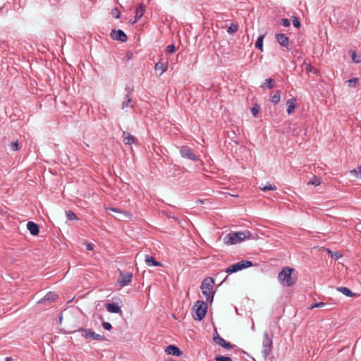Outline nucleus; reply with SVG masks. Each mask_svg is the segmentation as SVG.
<instances>
[{"mask_svg":"<svg viewBox=\"0 0 361 361\" xmlns=\"http://www.w3.org/2000/svg\"><path fill=\"white\" fill-rule=\"evenodd\" d=\"M110 36L114 40L120 41L121 42H126L128 40L126 34L121 30H112Z\"/></svg>","mask_w":361,"mask_h":361,"instance_id":"obj_11","label":"nucleus"},{"mask_svg":"<svg viewBox=\"0 0 361 361\" xmlns=\"http://www.w3.org/2000/svg\"><path fill=\"white\" fill-rule=\"evenodd\" d=\"M176 47L173 44H170L166 47V51L167 53H173L176 51Z\"/></svg>","mask_w":361,"mask_h":361,"instance_id":"obj_42","label":"nucleus"},{"mask_svg":"<svg viewBox=\"0 0 361 361\" xmlns=\"http://www.w3.org/2000/svg\"><path fill=\"white\" fill-rule=\"evenodd\" d=\"M125 90L126 92V94H128L129 96H130V94H132V92L134 90V87L130 83L126 84V87H125Z\"/></svg>","mask_w":361,"mask_h":361,"instance_id":"obj_36","label":"nucleus"},{"mask_svg":"<svg viewBox=\"0 0 361 361\" xmlns=\"http://www.w3.org/2000/svg\"><path fill=\"white\" fill-rule=\"evenodd\" d=\"M238 30V25L236 23H231L227 30V32L230 35L236 32Z\"/></svg>","mask_w":361,"mask_h":361,"instance_id":"obj_30","label":"nucleus"},{"mask_svg":"<svg viewBox=\"0 0 361 361\" xmlns=\"http://www.w3.org/2000/svg\"><path fill=\"white\" fill-rule=\"evenodd\" d=\"M85 245L86 246V248L87 250H94V245L92 243H88V242H85Z\"/></svg>","mask_w":361,"mask_h":361,"instance_id":"obj_46","label":"nucleus"},{"mask_svg":"<svg viewBox=\"0 0 361 361\" xmlns=\"http://www.w3.org/2000/svg\"><path fill=\"white\" fill-rule=\"evenodd\" d=\"M197 202H200V203H204V200H198Z\"/></svg>","mask_w":361,"mask_h":361,"instance_id":"obj_51","label":"nucleus"},{"mask_svg":"<svg viewBox=\"0 0 361 361\" xmlns=\"http://www.w3.org/2000/svg\"><path fill=\"white\" fill-rule=\"evenodd\" d=\"M123 142L125 145H131L135 142L136 138L128 132L123 133Z\"/></svg>","mask_w":361,"mask_h":361,"instance_id":"obj_18","label":"nucleus"},{"mask_svg":"<svg viewBox=\"0 0 361 361\" xmlns=\"http://www.w3.org/2000/svg\"><path fill=\"white\" fill-rule=\"evenodd\" d=\"M1 9V7L0 6V10Z\"/></svg>","mask_w":361,"mask_h":361,"instance_id":"obj_52","label":"nucleus"},{"mask_svg":"<svg viewBox=\"0 0 361 361\" xmlns=\"http://www.w3.org/2000/svg\"><path fill=\"white\" fill-rule=\"evenodd\" d=\"M276 39L278 43L283 47L288 48L289 38L286 37L284 34L279 33L276 35Z\"/></svg>","mask_w":361,"mask_h":361,"instance_id":"obj_13","label":"nucleus"},{"mask_svg":"<svg viewBox=\"0 0 361 361\" xmlns=\"http://www.w3.org/2000/svg\"><path fill=\"white\" fill-rule=\"evenodd\" d=\"M272 338V335H269V334L267 331L264 333L262 354L264 358H267L271 353L273 348Z\"/></svg>","mask_w":361,"mask_h":361,"instance_id":"obj_6","label":"nucleus"},{"mask_svg":"<svg viewBox=\"0 0 361 361\" xmlns=\"http://www.w3.org/2000/svg\"><path fill=\"white\" fill-rule=\"evenodd\" d=\"M213 340L216 344L224 348L225 349L231 350L233 348V345L229 342L226 341L223 338H221L217 333L216 330H215Z\"/></svg>","mask_w":361,"mask_h":361,"instance_id":"obj_10","label":"nucleus"},{"mask_svg":"<svg viewBox=\"0 0 361 361\" xmlns=\"http://www.w3.org/2000/svg\"><path fill=\"white\" fill-rule=\"evenodd\" d=\"M262 190L264 192L268 191V190H276V187L275 185H265L264 187H263L262 188Z\"/></svg>","mask_w":361,"mask_h":361,"instance_id":"obj_43","label":"nucleus"},{"mask_svg":"<svg viewBox=\"0 0 361 361\" xmlns=\"http://www.w3.org/2000/svg\"><path fill=\"white\" fill-rule=\"evenodd\" d=\"M252 266V262L248 260H242L239 262L232 264L228 267L226 269V272L228 274L235 273L243 269L248 268Z\"/></svg>","mask_w":361,"mask_h":361,"instance_id":"obj_7","label":"nucleus"},{"mask_svg":"<svg viewBox=\"0 0 361 361\" xmlns=\"http://www.w3.org/2000/svg\"><path fill=\"white\" fill-rule=\"evenodd\" d=\"M111 14L115 18H119L121 16V13L119 10L117 8H114L111 10Z\"/></svg>","mask_w":361,"mask_h":361,"instance_id":"obj_39","label":"nucleus"},{"mask_svg":"<svg viewBox=\"0 0 361 361\" xmlns=\"http://www.w3.org/2000/svg\"><path fill=\"white\" fill-rule=\"evenodd\" d=\"M216 361H233L230 357L218 355L215 357Z\"/></svg>","mask_w":361,"mask_h":361,"instance_id":"obj_35","label":"nucleus"},{"mask_svg":"<svg viewBox=\"0 0 361 361\" xmlns=\"http://www.w3.org/2000/svg\"><path fill=\"white\" fill-rule=\"evenodd\" d=\"M57 298H58V295L56 293H55L54 292H49L46 294V295L44 298H41L37 302V303L43 304V303H46L47 302H48L50 304V303L54 302Z\"/></svg>","mask_w":361,"mask_h":361,"instance_id":"obj_12","label":"nucleus"},{"mask_svg":"<svg viewBox=\"0 0 361 361\" xmlns=\"http://www.w3.org/2000/svg\"><path fill=\"white\" fill-rule=\"evenodd\" d=\"M295 271L293 268L285 267L279 273L278 279L280 283L284 286L290 287L294 286L297 282V276L293 275Z\"/></svg>","mask_w":361,"mask_h":361,"instance_id":"obj_1","label":"nucleus"},{"mask_svg":"<svg viewBox=\"0 0 361 361\" xmlns=\"http://www.w3.org/2000/svg\"><path fill=\"white\" fill-rule=\"evenodd\" d=\"M351 173H355L357 177L361 178V166H358L356 169L350 171Z\"/></svg>","mask_w":361,"mask_h":361,"instance_id":"obj_41","label":"nucleus"},{"mask_svg":"<svg viewBox=\"0 0 361 361\" xmlns=\"http://www.w3.org/2000/svg\"><path fill=\"white\" fill-rule=\"evenodd\" d=\"M102 326L104 327V329L108 330V331H110L112 329V326L110 323L109 322H103L102 324Z\"/></svg>","mask_w":361,"mask_h":361,"instance_id":"obj_44","label":"nucleus"},{"mask_svg":"<svg viewBox=\"0 0 361 361\" xmlns=\"http://www.w3.org/2000/svg\"><path fill=\"white\" fill-rule=\"evenodd\" d=\"M168 68V65L164 63H162V62H158L155 64V70L156 71H158V70H160L161 71V74L164 73V72L166 71Z\"/></svg>","mask_w":361,"mask_h":361,"instance_id":"obj_25","label":"nucleus"},{"mask_svg":"<svg viewBox=\"0 0 361 361\" xmlns=\"http://www.w3.org/2000/svg\"><path fill=\"white\" fill-rule=\"evenodd\" d=\"M133 278V274L130 272H124L122 271H119V277L118 279V283L121 286L124 287L128 285Z\"/></svg>","mask_w":361,"mask_h":361,"instance_id":"obj_8","label":"nucleus"},{"mask_svg":"<svg viewBox=\"0 0 361 361\" xmlns=\"http://www.w3.org/2000/svg\"><path fill=\"white\" fill-rule=\"evenodd\" d=\"M358 82H359V78H353L352 79L347 80L348 87H355L357 85V84L358 83Z\"/></svg>","mask_w":361,"mask_h":361,"instance_id":"obj_33","label":"nucleus"},{"mask_svg":"<svg viewBox=\"0 0 361 361\" xmlns=\"http://www.w3.org/2000/svg\"><path fill=\"white\" fill-rule=\"evenodd\" d=\"M146 6L142 3L139 5V6L136 8L135 11V19L133 22L135 23L137 20H139L145 13Z\"/></svg>","mask_w":361,"mask_h":361,"instance_id":"obj_21","label":"nucleus"},{"mask_svg":"<svg viewBox=\"0 0 361 361\" xmlns=\"http://www.w3.org/2000/svg\"><path fill=\"white\" fill-rule=\"evenodd\" d=\"M328 305L326 303H324L323 302H316V303H314L312 304L310 307L309 309H314V308H316V307H324L326 306H327Z\"/></svg>","mask_w":361,"mask_h":361,"instance_id":"obj_37","label":"nucleus"},{"mask_svg":"<svg viewBox=\"0 0 361 361\" xmlns=\"http://www.w3.org/2000/svg\"><path fill=\"white\" fill-rule=\"evenodd\" d=\"M193 308L195 309L194 319L198 321L202 320L207 311V303L202 300H197Z\"/></svg>","mask_w":361,"mask_h":361,"instance_id":"obj_4","label":"nucleus"},{"mask_svg":"<svg viewBox=\"0 0 361 361\" xmlns=\"http://www.w3.org/2000/svg\"><path fill=\"white\" fill-rule=\"evenodd\" d=\"M264 38V35H260L256 42H255V47L256 49L260 50L261 51H263V40Z\"/></svg>","mask_w":361,"mask_h":361,"instance_id":"obj_26","label":"nucleus"},{"mask_svg":"<svg viewBox=\"0 0 361 361\" xmlns=\"http://www.w3.org/2000/svg\"><path fill=\"white\" fill-rule=\"evenodd\" d=\"M349 53L350 54V56H351V59L353 62H355L356 63H359L361 62V60L360 59V56L357 54L355 51L350 50L349 51Z\"/></svg>","mask_w":361,"mask_h":361,"instance_id":"obj_29","label":"nucleus"},{"mask_svg":"<svg viewBox=\"0 0 361 361\" xmlns=\"http://www.w3.org/2000/svg\"><path fill=\"white\" fill-rule=\"evenodd\" d=\"M331 257L334 258L335 259H338L342 257V255L338 252H335L332 253Z\"/></svg>","mask_w":361,"mask_h":361,"instance_id":"obj_47","label":"nucleus"},{"mask_svg":"<svg viewBox=\"0 0 361 361\" xmlns=\"http://www.w3.org/2000/svg\"><path fill=\"white\" fill-rule=\"evenodd\" d=\"M76 331H81L82 336L85 337L87 339L92 338L93 340H97L99 341H106V338L104 336L96 334L92 329H83L80 328L78 330H75L73 331H71L70 333L73 334Z\"/></svg>","mask_w":361,"mask_h":361,"instance_id":"obj_5","label":"nucleus"},{"mask_svg":"<svg viewBox=\"0 0 361 361\" xmlns=\"http://www.w3.org/2000/svg\"><path fill=\"white\" fill-rule=\"evenodd\" d=\"M287 113L288 114H292L296 107V99L291 98L286 102Z\"/></svg>","mask_w":361,"mask_h":361,"instance_id":"obj_19","label":"nucleus"},{"mask_svg":"<svg viewBox=\"0 0 361 361\" xmlns=\"http://www.w3.org/2000/svg\"><path fill=\"white\" fill-rule=\"evenodd\" d=\"M308 185H319L321 184V178L314 176L311 180H310L307 183Z\"/></svg>","mask_w":361,"mask_h":361,"instance_id":"obj_31","label":"nucleus"},{"mask_svg":"<svg viewBox=\"0 0 361 361\" xmlns=\"http://www.w3.org/2000/svg\"><path fill=\"white\" fill-rule=\"evenodd\" d=\"M10 147H11V149L13 151H18L20 149V147L18 141H16L15 142H11Z\"/></svg>","mask_w":361,"mask_h":361,"instance_id":"obj_38","label":"nucleus"},{"mask_svg":"<svg viewBox=\"0 0 361 361\" xmlns=\"http://www.w3.org/2000/svg\"><path fill=\"white\" fill-rule=\"evenodd\" d=\"M106 211L108 212H109V211H111V212H116L118 214H121L122 216H124L125 218L128 219H132V214L130 212H123V211L120 210L118 208L109 207V208H106Z\"/></svg>","mask_w":361,"mask_h":361,"instance_id":"obj_20","label":"nucleus"},{"mask_svg":"<svg viewBox=\"0 0 361 361\" xmlns=\"http://www.w3.org/2000/svg\"><path fill=\"white\" fill-rule=\"evenodd\" d=\"M107 311L111 313H118L121 314L122 310L119 305L115 302L113 303H106L105 305Z\"/></svg>","mask_w":361,"mask_h":361,"instance_id":"obj_14","label":"nucleus"},{"mask_svg":"<svg viewBox=\"0 0 361 361\" xmlns=\"http://www.w3.org/2000/svg\"><path fill=\"white\" fill-rule=\"evenodd\" d=\"M6 361H13V359L11 357H7Z\"/></svg>","mask_w":361,"mask_h":361,"instance_id":"obj_50","label":"nucleus"},{"mask_svg":"<svg viewBox=\"0 0 361 361\" xmlns=\"http://www.w3.org/2000/svg\"><path fill=\"white\" fill-rule=\"evenodd\" d=\"M214 285V280L212 277L205 278L201 284V290L202 293L206 296L207 302H212L214 298V292L213 291V287Z\"/></svg>","mask_w":361,"mask_h":361,"instance_id":"obj_3","label":"nucleus"},{"mask_svg":"<svg viewBox=\"0 0 361 361\" xmlns=\"http://www.w3.org/2000/svg\"><path fill=\"white\" fill-rule=\"evenodd\" d=\"M114 217H115V219H118V220H119V221H122V220H126V219H127L126 218H125V216H122V215H121V214H118V216H114Z\"/></svg>","mask_w":361,"mask_h":361,"instance_id":"obj_48","label":"nucleus"},{"mask_svg":"<svg viewBox=\"0 0 361 361\" xmlns=\"http://www.w3.org/2000/svg\"><path fill=\"white\" fill-rule=\"evenodd\" d=\"M260 109H261L260 106L257 104H254V106L251 108V113L254 117L257 116Z\"/></svg>","mask_w":361,"mask_h":361,"instance_id":"obj_34","label":"nucleus"},{"mask_svg":"<svg viewBox=\"0 0 361 361\" xmlns=\"http://www.w3.org/2000/svg\"><path fill=\"white\" fill-rule=\"evenodd\" d=\"M66 215L68 220H76L78 217L72 210L66 211Z\"/></svg>","mask_w":361,"mask_h":361,"instance_id":"obj_32","label":"nucleus"},{"mask_svg":"<svg viewBox=\"0 0 361 361\" xmlns=\"http://www.w3.org/2000/svg\"><path fill=\"white\" fill-rule=\"evenodd\" d=\"M293 24L296 28H300L301 24L299 18L294 16L293 19Z\"/></svg>","mask_w":361,"mask_h":361,"instance_id":"obj_40","label":"nucleus"},{"mask_svg":"<svg viewBox=\"0 0 361 361\" xmlns=\"http://www.w3.org/2000/svg\"><path fill=\"white\" fill-rule=\"evenodd\" d=\"M165 352L168 355H176V356H180L183 353L179 348H178V347H176V345H168L166 348Z\"/></svg>","mask_w":361,"mask_h":361,"instance_id":"obj_15","label":"nucleus"},{"mask_svg":"<svg viewBox=\"0 0 361 361\" xmlns=\"http://www.w3.org/2000/svg\"><path fill=\"white\" fill-rule=\"evenodd\" d=\"M275 85V80L273 78L265 80L264 82L261 85L262 88L272 89Z\"/></svg>","mask_w":361,"mask_h":361,"instance_id":"obj_24","label":"nucleus"},{"mask_svg":"<svg viewBox=\"0 0 361 361\" xmlns=\"http://www.w3.org/2000/svg\"><path fill=\"white\" fill-rule=\"evenodd\" d=\"M145 262L149 267H162V264L161 262L156 261L152 256L148 255H145Z\"/></svg>","mask_w":361,"mask_h":361,"instance_id":"obj_16","label":"nucleus"},{"mask_svg":"<svg viewBox=\"0 0 361 361\" xmlns=\"http://www.w3.org/2000/svg\"><path fill=\"white\" fill-rule=\"evenodd\" d=\"M251 235L252 233L249 231L231 232L224 236V242L228 245H235L250 238Z\"/></svg>","mask_w":361,"mask_h":361,"instance_id":"obj_2","label":"nucleus"},{"mask_svg":"<svg viewBox=\"0 0 361 361\" xmlns=\"http://www.w3.org/2000/svg\"><path fill=\"white\" fill-rule=\"evenodd\" d=\"M180 154L183 158L188 159L195 161L199 160V157L195 154L192 149L188 147H183L180 149Z\"/></svg>","mask_w":361,"mask_h":361,"instance_id":"obj_9","label":"nucleus"},{"mask_svg":"<svg viewBox=\"0 0 361 361\" xmlns=\"http://www.w3.org/2000/svg\"><path fill=\"white\" fill-rule=\"evenodd\" d=\"M132 55L133 54L131 52H128L126 56L128 57V59H130Z\"/></svg>","mask_w":361,"mask_h":361,"instance_id":"obj_49","label":"nucleus"},{"mask_svg":"<svg viewBox=\"0 0 361 361\" xmlns=\"http://www.w3.org/2000/svg\"><path fill=\"white\" fill-rule=\"evenodd\" d=\"M27 228L32 235H37L39 233V226L33 221H28Z\"/></svg>","mask_w":361,"mask_h":361,"instance_id":"obj_17","label":"nucleus"},{"mask_svg":"<svg viewBox=\"0 0 361 361\" xmlns=\"http://www.w3.org/2000/svg\"><path fill=\"white\" fill-rule=\"evenodd\" d=\"M305 71L307 73H312L314 75H318L319 71L314 67H312L310 63L304 62L302 64Z\"/></svg>","mask_w":361,"mask_h":361,"instance_id":"obj_22","label":"nucleus"},{"mask_svg":"<svg viewBox=\"0 0 361 361\" xmlns=\"http://www.w3.org/2000/svg\"><path fill=\"white\" fill-rule=\"evenodd\" d=\"M281 23L285 27H288L290 25V20L287 18H282L281 20Z\"/></svg>","mask_w":361,"mask_h":361,"instance_id":"obj_45","label":"nucleus"},{"mask_svg":"<svg viewBox=\"0 0 361 361\" xmlns=\"http://www.w3.org/2000/svg\"><path fill=\"white\" fill-rule=\"evenodd\" d=\"M281 99V92L277 90L275 92L274 94L271 97V102L274 104H277Z\"/></svg>","mask_w":361,"mask_h":361,"instance_id":"obj_28","label":"nucleus"},{"mask_svg":"<svg viewBox=\"0 0 361 361\" xmlns=\"http://www.w3.org/2000/svg\"><path fill=\"white\" fill-rule=\"evenodd\" d=\"M337 290L348 297H353L356 295V293H353L347 287H338Z\"/></svg>","mask_w":361,"mask_h":361,"instance_id":"obj_23","label":"nucleus"},{"mask_svg":"<svg viewBox=\"0 0 361 361\" xmlns=\"http://www.w3.org/2000/svg\"><path fill=\"white\" fill-rule=\"evenodd\" d=\"M131 103V98L128 94H126L125 100L122 102V108L125 109L127 107L133 108V105L130 104Z\"/></svg>","mask_w":361,"mask_h":361,"instance_id":"obj_27","label":"nucleus"}]
</instances>
